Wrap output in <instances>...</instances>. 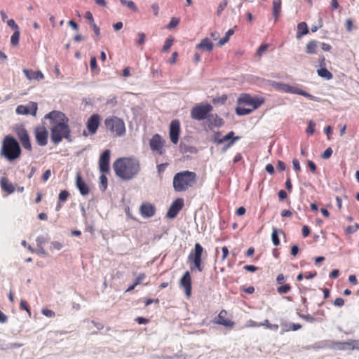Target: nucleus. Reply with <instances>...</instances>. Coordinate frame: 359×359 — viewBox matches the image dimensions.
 <instances>
[{
    "label": "nucleus",
    "instance_id": "f257e3e1",
    "mask_svg": "<svg viewBox=\"0 0 359 359\" xmlns=\"http://www.w3.org/2000/svg\"><path fill=\"white\" fill-rule=\"evenodd\" d=\"M113 168L118 177L128 181L139 173L140 164L139 160L135 158H120L114 162Z\"/></svg>",
    "mask_w": 359,
    "mask_h": 359
},
{
    "label": "nucleus",
    "instance_id": "f03ea898",
    "mask_svg": "<svg viewBox=\"0 0 359 359\" xmlns=\"http://www.w3.org/2000/svg\"><path fill=\"white\" fill-rule=\"evenodd\" d=\"M22 154L20 143L12 135H6L4 138L0 150L1 157L9 162H13L19 158Z\"/></svg>",
    "mask_w": 359,
    "mask_h": 359
},
{
    "label": "nucleus",
    "instance_id": "7ed1b4c3",
    "mask_svg": "<svg viewBox=\"0 0 359 359\" xmlns=\"http://www.w3.org/2000/svg\"><path fill=\"white\" fill-rule=\"evenodd\" d=\"M196 181L194 172L184 170L177 172L173 177V189L175 191L182 192L192 187Z\"/></svg>",
    "mask_w": 359,
    "mask_h": 359
},
{
    "label": "nucleus",
    "instance_id": "20e7f679",
    "mask_svg": "<svg viewBox=\"0 0 359 359\" xmlns=\"http://www.w3.org/2000/svg\"><path fill=\"white\" fill-rule=\"evenodd\" d=\"M65 138L69 142L71 139V130L68 123H57L50 128V140L55 144H58Z\"/></svg>",
    "mask_w": 359,
    "mask_h": 359
},
{
    "label": "nucleus",
    "instance_id": "39448f33",
    "mask_svg": "<svg viewBox=\"0 0 359 359\" xmlns=\"http://www.w3.org/2000/svg\"><path fill=\"white\" fill-rule=\"evenodd\" d=\"M104 124L107 131L115 137H123L126 135V126L123 120L118 116H111L106 118Z\"/></svg>",
    "mask_w": 359,
    "mask_h": 359
},
{
    "label": "nucleus",
    "instance_id": "423d86ee",
    "mask_svg": "<svg viewBox=\"0 0 359 359\" xmlns=\"http://www.w3.org/2000/svg\"><path fill=\"white\" fill-rule=\"evenodd\" d=\"M212 109V106L209 103L198 104L191 109V117L198 121L208 120Z\"/></svg>",
    "mask_w": 359,
    "mask_h": 359
},
{
    "label": "nucleus",
    "instance_id": "0eeeda50",
    "mask_svg": "<svg viewBox=\"0 0 359 359\" xmlns=\"http://www.w3.org/2000/svg\"><path fill=\"white\" fill-rule=\"evenodd\" d=\"M203 252V248L202 245L200 243H196L194 245V250L188 256V261L194 264V266L190 267L191 271H194L195 269L200 272L203 271V268L201 264Z\"/></svg>",
    "mask_w": 359,
    "mask_h": 359
},
{
    "label": "nucleus",
    "instance_id": "6e6552de",
    "mask_svg": "<svg viewBox=\"0 0 359 359\" xmlns=\"http://www.w3.org/2000/svg\"><path fill=\"white\" fill-rule=\"evenodd\" d=\"M264 102V99L262 97L252 96L249 94H241L237 100V103L239 105L251 106L253 110L259 108Z\"/></svg>",
    "mask_w": 359,
    "mask_h": 359
},
{
    "label": "nucleus",
    "instance_id": "1a4fd4ad",
    "mask_svg": "<svg viewBox=\"0 0 359 359\" xmlns=\"http://www.w3.org/2000/svg\"><path fill=\"white\" fill-rule=\"evenodd\" d=\"M14 131L23 148L31 151L32 150V147L30 142V137L25 126L22 124H17L14 127Z\"/></svg>",
    "mask_w": 359,
    "mask_h": 359
},
{
    "label": "nucleus",
    "instance_id": "9d476101",
    "mask_svg": "<svg viewBox=\"0 0 359 359\" xmlns=\"http://www.w3.org/2000/svg\"><path fill=\"white\" fill-rule=\"evenodd\" d=\"M44 118L50 120L52 126L57 123H68L69 121L68 118L64 113L56 110H53L46 114Z\"/></svg>",
    "mask_w": 359,
    "mask_h": 359
},
{
    "label": "nucleus",
    "instance_id": "9b49d317",
    "mask_svg": "<svg viewBox=\"0 0 359 359\" xmlns=\"http://www.w3.org/2000/svg\"><path fill=\"white\" fill-rule=\"evenodd\" d=\"M184 206V200L181 198H176L170 205L166 217L169 219H174Z\"/></svg>",
    "mask_w": 359,
    "mask_h": 359
},
{
    "label": "nucleus",
    "instance_id": "f8f14e48",
    "mask_svg": "<svg viewBox=\"0 0 359 359\" xmlns=\"http://www.w3.org/2000/svg\"><path fill=\"white\" fill-rule=\"evenodd\" d=\"M38 109V105L36 102H30L27 105H18L15 109L18 114L36 116Z\"/></svg>",
    "mask_w": 359,
    "mask_h": 359
},
{
    "label": "nucleus",
    "instance_id": "ddd939ff",
    "mask_svg": "<svg viewBox=\"0 0 359 359\" xmlns=\"http://www.w3.org/2000/svg\"><path fill=\"white\" fill-rule=\"evenodd\" d=\"M180 134V123L179 120H172L170 123L169 127V135L170 141L173 144H177L179 141V137Z\"/></svg>",
    "mask_w": 359,
    "mask_h": 359
},
{
    "label": "nucleus",
    "instance_id": "4468645a",
    "mask_svg": "<svg viewBox=\"0 0 359 359\" xmlns=\"http://www.w3.org/2000/svg\"><path fill=\"white\" fill-rule=\"evenodd\" d=\"M163 144L164 141L159 134L154 135L149 140V146L151 149L153 151H156L159 155H162L163 154Z\"/></svg>",
    "mask_w": 359,
    "mask_h": 359
},
{
    "label": "nucleus",
    "instance_id": "2eb2a0df",
    "mask_svg": "<svg viewBox=\"0 0 359 359\" xmlns=\"http://www.w3.org/2000/svg\"><path fill=\"white\" fill-rule=\"evenodd\" d=\"M111 151L109 149L104 150L99 158V168L102 173H106L109 171Z\"/></svg>",
    "mask_w": 359,
    "mask_h": 359
},
{
    "label": "nucleus",
    "instance_id": "dca6fc26",
    "mask_svg": "<svg viewBox=\"0 0 359 359\" xmlns=\"http://www.w3.org/2000/svg\"><path fill=\"white\" fill-rule=\"evenodd\" d=\"M100 116L98 114H93L88 118L86 123L88 133L91 135L96 133L100 124Z\"/></svg>",
    "mask_w": 359,
    "mask_h": 359
},
{
    "label": "nucleus",
    "instance_id": "f3484780",
    "mask_svg": "<svg viewBox=\"0 0 359 359\" xmlns=\"http://www.w3.org/2000/svg\"><path fill=\"white\" fill-rule=\"evenodd\" d=\"M180 287H183L185 291V294L189 297L191 294V278L189 271H186L180 280Z\"/></svg>",
    "mask_w": 359,
    "mask_h": 359
},
{
    "label": "nucleus",
    "instance_id": "a211bd4d",
    "mask_svg": "<svg viewBox=\"0 0 359 359\" xmlns=\"http://www.w3.org/2000/svg\"><path fill=\"white\" fill-rule=\"evenodd\" d=\"M35 138L39 146H46L48 143V130L45 128H36L34 130Z\"/></svg>",
    "mask_w": 359,
    "mask_h": 359
},
{
    "label": "nucleus",
    "instance_id": "6ab92c4d",
    "mask_svg": "<svg viewBox=\"0 0 359 359\" xmlns=\"http://www.w3.org/2000/svg\"><path fill=\"white\" fill-rule=\"evenodd\" d=\"M140 211L141 215L144 218H149L155 215L156 212V208L154 205L149 203H145L141 205L140 208Z\"/></svg>",
    "mask_w": 359,
    "mask_h": 359
},
{
    "label": "nucleus",
    "instance_id": "aec40b11",
    "mask_svg": "<svg viewBox=\"0 0 359 359\" xmlns=\"http://www.w3.org/2000/svg\"><path fill=\"white\" fill-rule=\"evenodd\" d=\"M76 185L83 196H86L89 193V188L86 182L83 180L79 173L76 175Z\"/></svg>",
    "mask_w": 359,
    "mask_h": 359
},
{
    "label": "nucleus",
    "instance_id": "412c9836",
    "mask_svg": "<svg viewBox=\"0 0 359 359\" xmlns=\"http://www.w3.org/2000/svg\"><path fill=\"white\" fill-rule=\"evenodd\" d=\"M267 82H268L269 86L274 88L276 90H277L278 91L284 92V93H289L291 91L292 86H290L288 84L283 83L280 82H277L275 81H270V80H269Z\"/></svg>",
    "mask_w": 359,
    "mask_h": 359
},
{
    "label": "nucleus",
    "instance_id": "4be33fe9",
    "mask_svg": "<svg viewBox=\"0 0 359 359\" xmlns=\"http://www.w3.org/2000/svg\"><path fill=\"white\" fill-rule=\"evenodd\" d=\"M23 73L25 74L26 78L28 80H36L40 81L42 80L44 76L43 73L41 71H33L32 69H24Z\"/></svg>",
    "mask_w": 359,
    "mask_h": 359
},
{
    "label": "nucleus",
    "instance_id": "5701e85b",
    "mask_svg": "<svg viewBox=\"0 0 359 359\" xmlns=\"http://www.w3.org/2000/svg\"><path fill=\"white\" fill-rule=\"evenodd\" d=\"M208 121H209L208 127L212 129V126L222 127L224 124V121L220 118L217 114H210Z\"/></svg>",
    "mask_w": 359,
    "mask_h": 359
},
{
    "label": "nucleus",
    "instance_id": "b1692460",
    "mask_svg": "<svg viewBox=\"0 0 359 359\" xmlns=\"http://www.w3.org/2000/svg\"><path fill=\"white\" fill-rule=\"evenodd\" d=\"M0 184L1 189L7 192L8 194H13L15 191V188L13 185L8 182V180L6 177H2L0 180Z\"/></svg>",
    "mask_w": 359,
    "mask_h": 359
},
{
    "label": "nucleus",
    "instance_id": "393cba45",
    "mask_svg": "<svg viewBox=\"0 0 359 359\" xmlns=\"http://www.w3.org/2000/svg\"><path fill=\"white\" fill-rule=\"evenodd\" d=\"M179 149L183 154L187 153L196 154L198 152V149L196 147L187 144L183 141L180 143Z\"/></svg>",
    "mask_w": 359,
    "mask_h": 359
},
{
    "label": "nucleus",
    "instance_id": "a878e982",
    "mask_svg": "<svg viewBox=\"0 0 359 359\" xmlns=\"http://www.w3.org/2000/svg\"><path fill=\"white\" fill-rule=\"evenodd\" d=\"M197 49L205 50L206 51H211L213 49V43L208 38H205L196 45Z\"/></svg>",
    "mask_w": 359,
    "mask_h": 359
},
{
    "label": "nucleus",
    "instance_id": "bb28decb",
    "mask_svg": "<svg viewBox=\"0 0 359 359\" xmlns=\"http://www.w3.org/2000/svg\"><path fill=\"white\" fill-rule=\"evenodd\" d=\"M226 313V311L223 310V311H222L219 313V314L218 315V318L215 321V323H217L218 325H223V326H224L226 327H233V325H234V323L233 321H231V320L225 319L222 316V313Z\"/></svg>",
    "mask_w": 359,
    "mask_h": 359
},
{
    "label": "nucleus",
    "instance_id": "cd10ccee",
    "mask_svg": "<svg viewBox=\"0 0 359 359\" xmlns=\"http://www.w3.org/2000/svg\"><path fill=\"white\" fill-rule=\"evenodd\" d=\"M309 33V27L306 22H301L297 25V32L296 38L300 39L303 36Z\"/></svg>",
    "mask_w": 359,
    "mask_h": 359
},
{
    "label": "nucleus",
    "instance_id": "c85d7f7f",
    "mask_svg": "<svg viewBox=\"0 0 359 359\" xmlns=\"http://www.w3.org/2000/svg\"><path fill=\"white\" fill-rule=\"evenodd\" d=\"M290 93L302 95L305 97L309 98L310 100L315 99V97L313 95H311L310 93H309L308 92H306L302 89H300V88L293 87V86H292L291 91Z\"/></svg>",
    "mask_w": 359,
    "mask_h": 359
},
{
    "label": "nucleus",
    "instance_id": "c756f323",
    "mask_svg": "<svg viewBox=\"0 0 359 359\" xmlns=\"http://www.w3.org/2000/svg\"><path fill=\"white\" fill-rule=\"evenodd\" d=\"M281 9V0H273V15L275 20H278L279 14Z\"/></svg>",
    "mask_w": 359,
    "mask_h": 359
},
{
    "label": "nucleus",
    "instance_id": "7c9ffc66",
    "mask_svg": "<svg viewBox=\"0 0 359 359\" xmlns=\"http://www.w3.org/2000/svg\"><path fill=\"white\" fill-rule=\"evenodd\" d=\"M318 42L316 40L310 41L306 46V52L308 54L316 53V49L318 48Z\"/></svg>",
    "mask_w": 359,
    "mask_h": 359
},
{
    "label": "nucleus",
    "instance_id": "2f4dec72",
    "mask_svg": "<svg viewBox=\"0 0 359 359\" xmlns=\"http://www.w3.org/2000/svg\"><path fill=\"white\" fill-rule=\"evenodd\" d=\"M280 233H283V231L277 229V228H273V232H272V234H271V239H272V242H273V244L275 245V246H278L280 245V239H279V234Z\"/></svg>",
    "mask_w": 359,
    "mask_h": 359
},
{
    "label": "nucleus",
    "instance_id": "473e14b6",
    "mask_svg": "<svg viewBox=\"0 0 359 359\" xmlns=\"http://www.w3.org/2000/svg\"><path fill=\"white\" fill-rule=\"evenodd\" d=\"M317 72L319 76L324 78L326 80H330L333 77L332 74L326 67H321L318 69Z\"/></svg>",
    "mask_w": 359,
    "mask_h": 359
},
{
    "label": "nucleus",
    "instance_id": "72a5a7b5",
    "mask_svg": "<svg viewBox=\"0 0 359 359\" xmlns=\"http://www.w3.org/2000/svg\"><path fill=\"white\" fill-rule=\"evenodd\" d=\"M253 111V109L245 108L242 105L238 104L235 109L236 114L238 116H244L250 114Z\"/></svg>",
    "mask_w": 359,
    "mask_h": 359
},
{
    "label": "nucleus",
    "instance_id": "f704fd0d",
    "mask_svg": "<svg viewBox=\"0 0 359 359\" xmlns=\"http://www.w3.org/2000/svg\"><path fill=\"white\" fill-rule=\"evenodd\" d=\"M254 326H266L268 329L277 331L278 330L279 326L276 324H271L269 323V320H265L263 323L257 324L256 323L253 322Z\"/></svg>",
    "mask_w": 359,
    "mask_h": 359
},
{
    "label": "nucleus",
    "instance_id": "c9c22d12",
    "mask_svg": "<svg viewBox=\"0 0 359 359\" xmlns=\"http://www.w3.org/2000/svg\"><path fill=\"white\" fill-rule=\"evenodd\" d=\"M233 137H236L234 136V132L230 131L226 135H224L222 139H215L213 140V142L217 144H222L224 142L231 141Z\"/></svg>",
    "mask_w": 359,
    "mask_h": 359
},
{
    "label": "nucleus",
    "instance_id": "e433bc0d",
    "mask_svg": "<svg viewBox=\"0 0 359 359\" xmlns=\"http://www.w3.org/2000/svg\"><path fill=\"white\" fill-rule=\"evenodd\" d=\"M233 33H234V29H229L226 32L225 36L219 39V41L218 42V46H222L224 45L226 43H227L228 41L229 40V37L231 36H232L233 34Z\"/></svg>",
    "mask_w": 359,
    "mask_h": 359
},
{
    "label": "nucleus",
    "instance_id": "4c0bfd02",
    "mask_svg": "<svg viewBox=\"0 0 359 359\" xmlns=\"http://www.w3.org/2000/svg\"><path fill=\"white\" fill-rule=\"evenodd\" d=\"M121 4L123 6H127L128 8L132 10L133 11H137V8L135 5V4L133 1H128V0H120Z\"/></svg>",
    "mask_w": 359,
    "mask_h": 359
},
{
    "label": "nucleus",
    "instance_id": "58836bf2",
    "mask_svg": "<svg viewBox=\"0 0 359 359\" xmlns=\"http://www.w3.org/2000/svg\"><path fill=\"white\" fill-rule=\"evenodd\" d=\"M20 34V30H16L12 34L11 38V43L13 46H16L19 43Z\"/></svg>",
    "mask_w": 359,
    "mask_h": 359
},
{
    "label": "nucleus",
    "instance_id": "ea45409f",
    "mask_svg": "<svg viewBox=\"0 0 359 359\" xmlns=\"http://www.w3.org/2000/svg\"><path fill=\"white\" fill-rule=\"evenodd\" d=\"M180 18L172 17L170 21V22L166 25V29H171L175 27L180 23Z\"/></svg>",
    "mask_w": 359,
    "mask_h": 359
},
{
    "label": "nucleus",
    "instance_id": "a19ab883",
    "mask_svg": "<svg viewBox=\"0 0 359 359\" xmlns=\"http://www.w3.org/2000/svg\"><path fill=\"white\" fill-rule=\"evenodd\" d=\"M173 41H174L173 38H172V37L168 38L163 44V46L162 48V51H163V52L168 51L172 46Z\"/></svg>",
    "mask_w": 359,
    "mask_h": 359
},
{
    "label": "nucleus",
    "instance_id": "79ce46f5",
    "mask_svg": "<svg viewBox=\"0 0 359 359\" xmlns=\"http://www.w3.org/2000/svg\"><path fill=\"white\" fill-rule=\"evenodd\" d=\"M63 248V243L59 241H52L50 245V250L53 251L54 250H60Z\"/></svg>",
    "mask_w": 359,
    "mask_h": 359
},
{
    "label": "nucleus",
    "instance_id": "37998d69",
    "mask_svg": "<svg viewBox=\"0 0 359 359\" xmlns=\"http://www.w3.org/2000/svg\"><path fill=\"white\" fill-rule=\"evenodd\" d=\"M226 100H227V96H226V95L224 94L221 96L214 97L212 99V103L223 104H224V102H226Z\"/></svg>",
    "mask_w": 359,
    "mask_h": 359
},
{
    "label": "nucleus",
    "instance_id": "c03bdc74",
    "mask_svg": "<svg viewBox=\"0 0 359 359\" xmlns=\"http://www.w3.org/2000/svg\"><path fill=\"white\" fill-rule=\"evenodd\" d=\"M100 186L102 191H105L107 188V177L102 173L100 177Z\"/></svg>",
    "mask_w": 359,
    "mask_h": 359
},
{
    "label": "nucleus",
    "instance_id": "a18cd8bd",
    "mask_svg": "<svg viewBox=\"0 0 359 359\" xmlns=\"http://www.w3.org/2000/svg\"><path fill=\"white\" fill-rule=\"evenodd\" d=\"M69 196V193L67 190H62L60 192L58 196L59 202H65Z\"/></svg>",
    "mask_w": 359,
    "mask_h": 359
},
{
    "label": "nucleus",
    "instance_id": "49530a36",
    "mask_svg": "<svg viewBox=\"0 0 359 359\" xmlns=\"http://www.w3.org/2000/svg\"><path fill=\"white\" fill-rule=\"evenodd\" d=\"M291 289V287L289 284H285L281 286H279L277 287V291L280 294H286Z\"/></svg>",
    "mask_w": 359,
    "mask_h": 359
},
{
    "label": "nucleus",
    "instance_id": "de8ad7c7",
    "mask_svg": "<svg viewBox=\"0 0 359 359\" xmlns=\"http://www.w3.org/2000/svg\"><path fill=\"white\" fill-rule=\"evenodd\" d=\"M228 4L227 0H223L218 6L217 10V15L219 16L222 11L224 10V8L226 7Z\"/></svg>",
    "mask_w": 359,
    "mask_h": 359
},
{
    "label": "nucleus",
    "instance_id": "09e8293b",
    "mask_svg": "<svg viewBox=\"0 0 359 359\" xmlns=\"http://www.w3.org/2000/svg\"><path fill=\"white\" fill-rule=\"evenodd\" d=\"M316 123L313 121H309L308 127L306 128V133L309 135H313L315 132Z\"/></svg>",
    "mask_w": 359,
    "mask_h": 359
},
{
    "label": "nucleus",
    "instance_id": "8fccbe9b",
    "mask_svg": "<svg viewBox=\"0 0 359 359\" xmlns=\"http://www.w3.org/2000/svg\"><path fill=\"white\" fill-rule=\"evenodd\" d=\"M269 45L266 43L262 44L257 50L256 55L259 57L262 56V53L268 48Z\"/></svg>",
    "mask_w": 359,
    "mask_h": 359
},
{
    "label": "nucleus",
    "instance_id": "3c124183",
    "mask_svg": "<svg viewBox=\"0 0 359 359\" xmlns=\"http://www.w3.org/2000/svg\"><path fill=\"white\" fill-rule=\"evenodd\" d=\"M333 151L331 147L327 148L322 154L321 157L324 159H328L332 154Z\"/></svg>",
    "mask_w": 359,
    "mask_h": 359
},
{
    "label": "nucleus",
    "instance_id": "603ef678",
    "mask_svg": "<svg viewBox=\"0 0 359 359\" xmlns=\"http://www.w3.org/2000/svg\"><path fill=\"white\" fill-rule=\"evenodd\" d=\"M7 25L15 32L16 30H19L18 25L15 23L13 19H10L6 21Z\"/></svg>",
    "mask_w": 359,
    "mask_h": 359
},
{
    "label": "nucleus",
    "instance_id": "864d4df0",
    "mask_svg": "<svg viewBox=\"0 0 359 359\" xmlns=\"http://www.w3.org/2000/svg\"><path fill=\"white\" fill-rule=\"evenodd\" d=\"M41 313H42L43 315H44L46 317H48V318H52V317H54L55 316L54 311H53L50 309H42Z\"/></svg>",
    "mask_w": 359,
    "mask_h": 359
},
{
    "label": "nucleus",
    "instance_id": "5fc2aeb1",
    "mask_svg": "<svg viewBox=\"0 0 359 359\" xmlns=\"http://www.w3.org/2000/svg\"><path fill=\"white\" fill-rule=\"evenodd\" d=\"M46 238L43 236H38L36 238V243L37 246H43L46 243Z\"/></svg>",
    "mask_w": 359,
    "mask_h": 359
},
{
    "label": "nucleus",
    "instance_id": "6e6d98bb",
    "mask_svg": "<svg viewBox=\"0 0 359 359\" xmlns=\"http://www.w3.org/2000/svg\"><path fill=\"white\" fill-rule=\"evenodd\" d=\"M20 307L22 310L26 311L29 313V316L31 315L30 309H29L26 301L21 300L20 304Z\"/></svg>",
    "mask_w": 359,
    "mask_h": 359
},
{
    "label": "nucleus",
    "instance_id": "4d7b16f0",
    "mask_svg": "<svg viewBox=\"0 0 359 359\" xmlns=\"http://www.w3.org/2000/svg\"><path fill=\"white\" fill-rule=\"evenodd\" d=\"M300 318L305 320L306 321L313 323L316 321V318L313 317L312 316L307 314V315H299Z\"/></svg>",
    "mask_w": 359,
    "mask_h": 359
},
{
    "label": "nucleus",
    "instance_id": "13d9d810",
    "mask_svg": "<svg viewBox=\"0 0 359 359\" xmlns=\"http://www.w3.org/2000/svg\"><path fill=\"white\" fill-rule=\"evenodd\" d=\"M240 137L239 136H236V137H233L231 141H229L224 147L223 149V151H225L228 148L231 147V146H233L234 144V143L240 140Z\"/></svg>",
    "mask_w": 359,
    "mask_h": 359
},
{
    "label": "nucleus",
    "instance_id": "bf43d9fd",
    "mask_svg": "<svg viewBox=\"0 0 359 359\" xmlns=\"http://www.w3.org/2000/svg\"><path fill=\"white\" fill-rule=\"evenodd\" d=\"M139 39L137 41L138 45H142L145 42L146 35L143 32L138 33Z\"/></svg>",
    "mask_w": 359,
    "mask_h": 359
},
{
    "label": "nucleus",
    "instance_id": "052dcab7",
    "mask_svg": "<svg viewBox=\"0 0 359 359\" xmlns=\"http://www.w3.org/2000/svg\"><path fill=\"white\" fill-rule=\"evenodd\" d=\"M90 67L92 70L97 69V60L95 57H92L90 60Z\"/></svg>",
    "mask_w": 359,
    "mask_h": 359
},
{
    "label": "nucleus",
    "instance_id": "680f3d73",
    "mask_svg": "<svg viewBox=\"0 0 359 359\" xmlns=\"http://www.w3.org/2000/svg\"><path fill=\"white\" fill-rule=\"evenodd\" d=\"M333 304L335 306L341 307L344 304V300L341 297H338L335 299Z\"/></svg>",
    "mask_w": 359,
    "mask_h": 359
},
{
    "label": "nucleus",
    "instance_id": "e2e57ef3",
    "mask_svg": "<svg viewBox=\"0 0 359 359\" xmlns=\"http://www.w3.org/2000/svg\"><path fill=\"white\" fill-rule=\"evenodd\" d=\"M135 321L140 325H146L149 323V319L144 317H137L135 318Z\"/></svg>",
    "mask_w": 359,
    "mask_h": 359
},
{
    "label": "nucleus",
    "instance_id": "0e129e2a",
    "mask_svg": "<svg viewBox=\"0 0 359 359\" xmlns=\"http://www.w3.org/2000/svg\"><path fill=\"white\" fill-rule=\"evenodd\" d=\"M145 278L144 273H140L139 276L135 280V285H137Z\"/></svg>",
    "mask_w": 359,
    "mask_h": 359
},
{
    "label": "nucleus",
    "instance_id": "69168bd1",
    "mask_svg": "<svg viewBox=\"0 0 359 359\" xmlns=\"http://www.w3.org/2000/svg\"><path fill=\"white\" fill-rule=\"evenodd\" d=\"M85 17L87 20H89L91 25H93V23H95L94 18H93V14L91 13V12L86 11L85 13Z\"/></svg>",
    "mask_w": 359,
    "mask_h": 359
},
{
    "label": "nucleus",
    "instance_id": "338daca9",
    "mask_svg": "<svg viewBox=\"0 0 359 359\" xmlns=\"http://www.w3.org/2000/svg\"><path fill=\"white\" fill-rule=\"evenodd\" d=\"M346 30L350 32L352 31L353 21L351 19H347L345 23Z\"/></svg>",
    "mask_w": 359,
    "mask_h": 359
},
{
    "label": "nucleus",
    "instance_id": "774afa93",
    "mask_svg": "<svg viewBox=\"0 0 359 359\" xmlns=\"http://www.w3.org/2000/svg\"><path fill=\"white\" fill-rule=\"evenodd\" d=\"M292 164H293L294 169L296 171L301 170V166H300V163H299V161L298 159H297V158L293 159Z\"/></svg>",
    "mask_w": 359,
    "mask_h": 359
}]
</instances>
